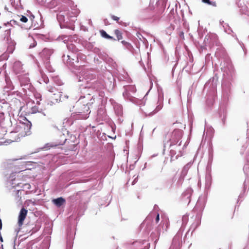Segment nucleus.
<instances>
[{"instance_id": "obj_23", "label": "nucleus", "mask_w": 249, "mask_h": 249, "mask_svg": "<svg viewBox=\"0 0 249 249\" xmlns=\"http://www.w3.org/2000/svg\"><path fill=\"white\" fill-rule=\"evenodd\" d=\"M132 88V87L131 86H129L127 87V89H130V88Z\"/></svg>"}, {"instance_id": "obj_8", "label": "nucleus", "mask_w": 249, "mask_h": 249, "mask_svg": "<svg viewBox=\"0 0 249 249\" xmlns=\"http://www.w3.org/2000/svg\"><path fill=\"white\" fill-rule=\"evenodd\" d=\"M52 201L57 207H60L65 202V200L63 197H60L53 199Z\"/></svg>"}, {"instance_id": "obj_26", "label": "nucleus", "mask_w": 249, "mask_h": 249, "mask_svg": "<svg viewBox=\"0 0 249 249\" xmlns=\"http://www.w3.org/2000/svg\"><path fill=\"white\" fill-rule=\"evenodd\" d=\"M160 109H161V107H159V109L158 110H160Z\"/></svg>"}, {"instance_id": "obj_11", "label": "nucleus", "mask_w": 249, "mask_h": 249, "mask_svg": "<svg viewBox=\"0 0 249 249\" xmlns=\"http://www.w3.org/2000/svg\"><path fill=\"white\" fill-rule=\"evenodd\" d=\"M100 34L101 36L105 38L115 40L112 36L108 35L104 30H101Z\"/></svg>"}, {"instance_id": "obj_25", "label": "nucleus", "mask_w": 249, "mask_h": 249, "mask_svg": "<svg viewBox=\"0 0 249 249\" xmlns=\"http://www.w3.org/2000/svg\"><path fill=\"white\" fill-rule=\"evenodd\" d=\"M12 3H14L15 4V0H11Z\"/></svg>"}, {"instance_id": "obj_14", "label": "nucleus", "mask_w": 249, "mask_h": 249, "mask_svg": "<svg viewBox=\"0 0 249 249\" xmlns=\"http://www.w3.org/2000/svg\"><path fill=\"white\" fill-rule=\"evenodd\" d=\"M35 96L36 98V99L38 100L36 101V104L39 105L40 101L41 100V96L40 94L37 93V94H35Z\"/></svg>"}, {"instance_id": "obj_15", "label": "nucleus", "mask_w": 249, "mask_h": 249, "mask_svg": "<svg viewBox=\"0 0 249 249\" xmlns=\"http://www.w3.org/2000/svg\"><path fill=\"white\" fill-rule=\"evenodd\" d=\"M20 21L22 22L26 23L28 21V18L25 16H21V17L20 18Z\"/></svg>"}, {"instance_id": "obj_20", "label": "nucleus", "mask_w": 249, "mask_h": 249, "mask_svg": "<svg viewBox=\"0 0 249 249\" xmlns=\"http://www.w3.org/2000/svg\"><path fill=\"white\" fill-rule=\"evenodd\" d=\"M10 30H11V29H10V28H8V29H6V30H5V31H6V32H7V34L8 35H9V32H10Z\"/></svg>"}, {"instance_id": "obj_22", "label": "nucleus", "mask_w": 249, "mask_h": 249, "mask_svg": "<svg viewBox=\"0 0 249 249\" xmlns=\"http://www.w3.org/2000/svg\"><path fill=\"white\" fill-rule=\"evenodd\" d=\"M122 43L123 44H124V45H125L126 44H127V42H126L125 41H124V40H123V41H122Z\"/></svg>"}, {"instance_id": "obj_12", "label": "nucleus", "mask_w": 249, "mask_h": 249, "mask_svg": "<svg viewBox=\"0 0 249 249\" xmlns=\"http://www.w3.org/2000/svg\"><path fill=\"white\" fill-rule=\"evenodd\" d=\"M114 34L116 36L118 40H120L123 38L122 33L119 30H115L114 31Z\"/></svg>"}, {"instance_id": "obj_1", "label": "nucleus", "mask_w": 249, "mask_h": 249, "mask_svg": "<svg viewBox=\"0 0 249 249\" xmlns=\"http://www.w3.org/2000/svg\"><path fill=\"white\" fill-rule=\"evenodd\" d=\"M73 116L80 119H86L90 112L88 103H84L81 101H78L73 106Z\"/></svg>"}, {"instance_id": "obj_2", "label": "nucleus", "mask_w": 249, "mask_h": 249, "mask_svg": "<svg viewBox=\"0 0 249 249\" xmlns=\"http://www.w3.org/2000/svg\"><path fill=\"white\" fill-rule=\"evenodd\" d=\"M25 120L26 122L22 123L21 125L17 127L16 129L18 130L17 132L12 131L11 132L12 135H15L16 136H17V138H15L14 140H13V141H18L21 137L30 134L32 124L26 118H25Z\"/></svg>"}, {"instance_id": "obj_13", "label": "nucleus", "mask_w": 249, "mask_h": 249, "mask_svg": "<svg viewBox=\"0 0 249 249\" xmlns=\"http://www.w3.org/2000/svg\"><path fill=\"white\" fill-rule=\"evenodd\" d=\"M204 3H207L209 5H212L215 6L216 3L215 2H212L210 0H202Z\"/></svg>"}, {"instance_id": "obj_19", "label": "nucleus", "mask_w": 249, "mask_h": 249, "mask_svg": "<svg viewBox=\"0 0 249 249\" xmlns=\"http://www.w3.org/2000/svg\"><path fill=\"white\" fill-rule=\"evenodd\" d=\"M4 25L5 26H7V25H9L11 26H12L11 24L9 22H7L6 23H4Z\"/></svg>"}, {"instance_id": "obj_9", "label": "nucleus", "mask_w": 249, "mask_h": 249, "mask_svg": "<svg viewBox=\"0 0 249 249\" xmlns=\"http://www.w3.org/2000/svg\"><path fill=\"white\" fill-rule=\"evenodd\" d=\"M180 132L178 130H175L173 133L172 135L173 136V137L172 138V139H170V140L174 141L173 142H176L178 139H180Z\"/></svg>"}, {"instance_id": "obj_18", "label": "nucleus", "mask_w": 249, "mask_h": 249, "mask_svg": "<svg viewBox=\"0 0 249 249\" xmlns=\"http://www.w3.org/2000/svg\"><path fill=\"white\" fill-rule=\"evenodd\" d=\"M159 220H160V214L159 213H158L157 214L156 218V222L157 223H158Z\"/></svg>"}, {"instance_id": "obj_6", "label": "nucleus", "mask_w": 249, "mask_h": 249, "mask_svg": "<svg viewBox=\"0 0 249 249\" xmlns=\"http://www.w3.org/2000/svg\"><path fill=\"white\" fill-rule=\"evenodd\" d=\"M22 65L19 61H16L13 65V70L16 74L19 73L23 71Z\"/></svg>"}, {"instance_id": "obj_16", "label": "nucleus", "mask_w": 249, "mask_h": 249, "mask_svg": "<svg viewBox=\"0 0 249 249\" xmlns=\"http://www.w3.org/2000/svg\"><path fill=\"white\" fill-rule=\"evenodd\" d=\"M48 91L50 92H53L55 91H56V89L54 87L48 86Z\"/></svg>"}, {"instance_id": "obj_3", "label": "nucleus", "mask_w": 249, "mask_h": 249, "mask_svg": "<svg viewBox=\"0 0 249 249\" xmlns=\"http://www.w3.org/2000/svg\"><path fill=\"white\" fill-rule=\"evenodd\" d=\"M17 160H8L5 161L3 164V167L4 169L6 170H10L11 172L17 173L18 170H19L20 168L16 164V161ZM20 171H18L19 172Z\"/></svg>"}, {"instance_id": "obj_4", "label": "nucleus", "mask_w": 249, "mask_h": 249, "mask_svg": "<svg viewBox=\"0 0 249 249\" xmlns=\"http://www.w3.org/2000/svg\"><path fill=\"white\" fill-rule=\"evenodd\" d=\"M27 210L24 208L21 209L18 218V224L19 226H21L23 224L24 221L27 214Z\"/></svg>"}, {"instance_id": "obj_10", "label": "nucleus", "mask_w": 249, "mask_h": 249, "mask_svg": "<svg viewBox=\"0 0 249 249\" xmlns=\"http://www.w3.org/2000/svg\"><path fill=\"white\" fill-rule=\"evenodd\" d=\"M64 0H52L49 2V6L50 8H53L57 6L61 2L63 1Z\"/></svg>"}, {"instance_id": "obj_21", "label": "nucleus", "mask_w": 249, "mask_h": 249, "mask_svg": "<svg viewBox=\"0 0 249 249\" xmlns=\"http://www.w3.org/2000/svg\"><path fill=\"white\" fill-rule=\"evenodd\" d=\"M2 228V221L0 219V230H1Z\"/></svg>"}, {"instance_id": "obj_24", "label": "nucleus", "mask_w": 249, "mask_h": 249, "mask_svg": "<svg viewBox=\"0 0 249 249\" xmlns=\"http://www.w3.org/2000/svg\"><path fill=\"white\" fill-rule=\"evenodd\" d=\"M166 227L167 228V227L168 226V220L167 219L166 220Z\"/></svg>"}, {"instance_id": "obj_7", "label": "nucleus", "mask_w": 249, "mask_h": 249, "mask_svg": "<svg viewBox=\"0 0 249 249\" xmlns=\"http://www.w3.org/2000/svg\"><path fill=\"white\" fill-rule=\"evenodd\" d=\"M60 140L57 139L55 142V146L63 145L65 143L67 139L64 134H61L59 136Z\"/></svg>"}, {"instance_id": "obj_5", "label": "nucleus", "mask_w": 249, "mask_h": 249, "mask_svg": "<svg viewBox=\"0 0 249 249\" xmlns=\"http://www.w3.org/2000/svg\"><path fill=\"white\" fill-rule=\"evenodd\" d=\"M65 97V96H64ZM51 102L53 104L61 102L64 100V97L62 92H57L54 93L51 97Z\"/></svg>"}, {"instance_id": "obj_17", "label": "nucleus", "mask_w": 249, "mask_h": 249, "mask_svg": "<svg viewBox=\"0 0 249 249\" xmlns=\"http://www.w3.org/2000/svg\"><path fill=\"white\" fill-rule=\"evenodd\" d=\"M111 18L114 20H115L116 21H118L120 19V18L118 17H116L114 15H111Z\"/></svg>"}]
</instances>
